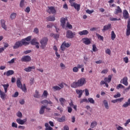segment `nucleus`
<instances>
[{
	"label": "nucleus",
	"mask_w": 130,
	"mask_h": 130,
	"mask_svg": "<svg viewBox=\"0 0 130 130\" xmlns=\"http://www.w3.org/2000/svg\"><path fill=\"white\" fill-rule=\"evenodd\" d=\"M12 127H15V128H17V127H18V124L15 122H12Z\"/></svg>",
	"instance_id": "57"
},
{
	"label": "nucleus",
	"mask_w": 130,
	"mask_h": 130,
	"mask_svg": "<svg viewBox=\"0 0 130 130\" xmlns=\"http://www.w3.org/2000/svg\"><path fill=\"white\" fill-rule=\"evenodd\" d=\"M14 71L13 70H8L7 72H5L4 73V76H7V77H10V76H12V75H14Z\"/></svg>",
	"instance_id": "14"
},
{
	"label": "nucleus",
	"mask_w": 130,
	"mask_h": 130,
	"mask_svg": "<svg viewBox=\"0 0 130 130\" xmlns=\"http://www.w3.org/2000/svg\"><path fill=\"white\" fill-rule=\"evenodd\" d=\"M2 86L4 89L5 93H7L8 92V89L10 87V84L7 83V84H2Z\"/></svg>",
	"instance_id": "23"
},
{
	"label": "nucleus",
	"mask_w": 130,
	"mask_h": 130,
	"mask_svg": "<svg viewBox=\"0 0 130 130\" xmlns=\"http://www.w3.org/2000/svg\"><path fill=\"white\" fill-rule=\"evenodd\" d=\"M88 102H89V103H91V104H95V101L93 100V98H89L88 99Z\"/></svg>",
	"instance_id": "39"
},
{
	"label": "nucleus",
	"mask_w": 130,
	"mask_h": 130,
	"mask_svg": "<svg viewBox=\"0 0 130 130\" xmlns=\"http://www.w3.org/2000/svg\"><path fill=\"white\" fill-rule=\"evenodd\" d=\"M67 27L69 28V29H73V25L70 24V22H67Z\"/></svg>",
	"instance_id": "49"
},
{
	"label": "nucleus",
	"mask_w": 130,
	"mask_h": 130,
	"mask_svg": "<svg viewBox=\"0 0 130 130\" xmlns=\"http://www.w3.org/2000/svg\"><path fill=\"white\" fill-rule=\"evenodd\" d=\"M69 129H70V128L69 127V126L68 125L64 126L63 130H69Z\"/></svg>",
	"instance_id": "64"
},
{
	"label": "nucleus",
	"mask_w": 130,
	"mask_h": 130,
	"mask_svg": "<svg viewBox=\"0 0 130 130\" xmlns=\"http://www.w3.org/2000/svg\"><path fill=\"white\" fill-rule=\"evenodd\" d=\"M46 19L49 21H55V17L54 16H50L47 17Z\"/></svg>",
	"instance_id": "30"
},
{
	"label": "nucleus",
	"mask_w": 130,
	"mask_h": 130,
	"mask_svg": "<svg viewBox=\"0 0 130 130\" xmlns=\"http://www.w3.org/2000/svg\"><path fill=\"white\" fill-rule=\"evenodd\" d=\"M1 93L0 94V96H1V99H2V100H5V99H6V92H4V91H1Z\"/></svg>",
	"instance_id": "29"
},
{
	"label": "nucleus",
	"mask_w": 130,
	"mask_h": 130,
	"mask_svg": "<svg viewBox=\"0 0 130 130\" xmlns=\"http://www.w3.org/2000/svg\"><path fill=\"white\" fill-rule=\"evenodd\" d=\"M59 101L60 103V105L62 106H63V107L64 106V104L66 102V99H64V98H61L59 99Z\"/></svg>",
	"instance_id": "24"
},
{
	"label": "nucleus",
	"mask_w": 130,
	"mask_h": 130,
	"mask_svg": "<svg viewBox=\"0 0 130 130\" xmlns=\"http://www.w3.org/2000/svg\"><path fill=\"white\" fill-rule=\"evenodd\" d=\"M73 72L74 73H78V72H79V69L78 67H74L73 68Z\"/></svg>",
	"instance_id": "51"
},
{
	"label": "nucleus",
	"mask_w": 130,
	"mask_h": 130,
	"mask_svg": "<svg viewBox=\"0 0 130 130\" xmlns=\"http://www.w3.org/2000/svg\"><path fill=\"white\" fill-rule=\"evenodd\" d=\"M116 37V35H115V32H114V31L113 30L111 34V38L112 40H114Z\"/></svg>",
	"instance_id": "32"
},
{
	"label": "nucleus",
	"mask_w": 130,
	"mask_h": 130,
	"mask_svg": "<svg viewBox=\"0 0 130 130\" xmlns=\"http://www.w3.org/2000/svg\"><path fill=\"white\" fill-rule=\"evenodd\" d=\"M112 25L111 23H109L107 25L104 26L103 29H102L103 32H105V31H107L108 30H110L111 29Z\"/></svg>",
	"instance_id": "10"
},
{
	"label": "nucleus",
	"mask_w": 130,
	"mask_h": 130,
	"mask_svg": "<svg viewBox=\"0 0 130 130\" xmlns=\"http://www.w3.org/2000/svg\"><path fill=\"white\" fill-rule=\"evenodd\" d=\"M57 121L58 122H64V121H66V116H63L61 118H58Z\"/></svg>",
	"instance_id": "26"
},
{
	"label": "nucleus",
	"mask_w": 130,
	"mask_h": 130,
	"mask_svg": "<svg viewBox=\"0 0 130 130\" xmlns=\"http://www.w3.org/2000/svg\"><path fill=\"white\" fill-rule=\"evenodd\" d=\"M53 89L54 90V91H59L61 88L59 87V86H55L53 87Z\"/></svg>",
	"instance_id": "44"
},
{
	"label": "nucleus",
	"mask_w": 130,
	"mask_h": 130,
	"mask_svg": "<svg viewBox=\"0 0 130 130\" xmlns=\"http://www.w3.org/2000/svg\"><path fill=\"white\" fill-rule=\"evenodd\" d=\"M105 52L106 53H107V54H109V55H110V54H111V50H110V49H107V50H106Z\"/></svg>",
	"instance_id": "55"
},
{
	"label": "nucleus",
	"mask_w": 130,
	"mask_h": 130,
	"mask_svg": "<svg viewBox=\"0 0 130 130\" xmlns=\"http://www.w3.org/2000/svg\"><path fill=\"white\" fill-rule=\"evenodd\" d=\"M31 40V36H28L27 38L22 40V44L23 45H29V42L26 41H30Z\"/></svg>",
	"instance_id": "6"
},
{
	"label": "nucleus",
	"mask_w": 130,
	"mask_h": 130,
	"mask_svg": "<svg viewBox=\"0 0 130 130\" xmlns=\"http://www.w3.org/2000/svg\"><path fill=\"white\" fill-rule=\"evenodd\" d=\"M48 9L47 10V13L49 14H52L53 15H54V14H56V10H55V8H54V7L51 6V7H48Z\"/></svg>",
	"instance_id": "4"
},
{
	"label": "nucleus",
	"mask_w": 130,
	"mask_h": 130,
	"mask_svg": "<svg viewBox=\"0 0 130 130\" xmlns=\"http://www.w3.org/2000/svg\"><path fill=\"white\" fill-rule=\"evenodd\" d=\"M86 12L87 14H89L90 15V14H92V13H94V10H90L89 9H87L86 10Z\"/></svg>",
	"instance_id": "56"
},
{
	"label": "nucleus",
	"mask_w": 130,
	"mask_h": 130,
	"mask_svg": "<svg viewBox=\"0 0 130 130\" xmlns=\"http://www.w3.org/2000/svg\"><path fill=\"white\" fill-rule=\"evenodd\" d=\"M92 50L94 52H96V51L98 50V49H97V47H96V45H92Z\"/></svg>",
	"instance_id": "46"
},
{
	"label": "nucleus",
	"mask_w": 130,
	"mask_h": 130,
	"mask_svg": "<svg viewBox=\"0 0 130 130\" xmlns=\"http://www.w3.org/2000/svg\"><path fill=\"white\" fill-rule=\"evenodd\" d=\"M15 60H16V58H13L10 61H8V63H14Z\"/></svg>",
	"instance_id": "63"
},
{
	"label": "nucleus",
	"mask_w": 130,
	"mask_h": 130,
	"mask_svg": "<svg viewBox=\"0 0 130 130\" xmlns=\"http://www.w3.org/2000/svg\"><path fill=\"white\" fill-rule=\"evenodd\" d=\"M16 16H17V13H13L10 15V19L11 20H14V19H16Z\"/></svg>",
	"instance_id": "33"
},
{
	"label": "nucleus",
	"mask_w": 130,
	"mask_h": 130,
	"mask_svg": "<svg viewBox=\"0 0 130 130\" xmlns=\"http://www.w3.org/2000/svg\"><path fill=\"white\" fill-rule=\"evenodd\" d=\"M30 43H31V45H37V44H39V42H36V39H32Z\"/></svg>",
	"instance_id": "34"
},
{
	"label": "nucleus",
	"mask_w": 130,
	"mask_h": 130,
	"mask_svg": "<svg viewBox=\"0 0 130 130\" xmlns=\"http://www.w3.org/2000/svg\"><path fill=\"white\" fill-rule=\"evenodd\" d=\"M45 108H46V106H42L41 109L39 111V113L41 115H42L44 113L45 111Z\"/></svg>",
	"instance_id": "21"
},
{
	"label": "nucleus",
	"mask_w": 130,
	"mask_h": 130,
	"mask_svg": "<svg viewBox=\"0 0 130 130\" xmlns=\"http://www.w3.org/2000/svg\"><path fill=\"white\" fill-rule=\"evenodd\" d=\"M79 35L80 36H83V35H88L89 34V31L87 30H83L78 32Z\"/></svg>",
	"instance_id": "18"
},
{
	"label": "nucleus",
	"mask_w": 130,
	"mask_h": 130,
	"mask_svg": "<svg viewBox=\"0 0 130 130\" xmlns=\"http://www.w3.org/2000/svg\"><path fill=\"white\" fill-rule=\"evenodd\" d=\"M19 88H21L23 92H26V91H27V88H26V85L25 84H24L23 86L21 85V87Z\"/></svg>",
	"instance_id": "40"
},
{
	"label": "nucleus",
	"mask_w": 130,
	"mask_h": 130,
	"mask_svg": "<svg viewBox=\"0 0 130 130\" xmlns=\"http://www.w3.org/2000/svg\"><path fill=\"white\" fill-rule=\"evenodd\" d=\"M76 36V32H73L71 30H67L66 32V37L69 39H73Z\"/></svg>",
	"instance_id": "3"
},
{
	"label": "nucleus",
	"mask_w": 130,
	"mask_h": 130,
	"mask_svg": "<svg viewBox=\"0 0 130 130\" xmlns=\"http://www.w3.org/2000/svg\"><path fill=\"white\" fill-rule=\"evenodd\" d=\"M84 102L89 103V102H88V100L87 99H81L80 100V104L84 103Z\"/></svg>",
	"instance_id": "47"
},
{
	"label": "nucleus",
	"mask_w": 130,
	"mask_h": 130,
	"mask_svg": "<svg viewBox=\"0 0 130 130\" xmlns=\"http://www.w3.org/2000/svg\"><path fill=\"white\" fill-rule=\"evenodd\" d=\"M103 103L106 109H109V105H108V102L106 100H104Z\"/></svg>",
	"instance_id": "27"
},
{
	"label": "nucleus",
	"mask_w": 130,
	"mask_h": 130,
	"mask_svg": "<svg viewBox=\"0 0 130 130\" xmlns=\"http://www.w3.org/2000/svg\"><path fill=\"white\" fill-rule=\"evenodd\" d=\"M126 35V36H129L130 35V18H129L127 21V25Z\"/></svg>",
	"instance_id": "9"
},
{
	"label": "nucleus",
	"mask_w": 130,
	"mask_h": 130,
	"mask_svg": "<svg viewBox=\"0 0 130 130\" xmlns=\"http://www.w3.org/2000/svg\"><path fill=\"white\" fill-rule=\"evenodd\" d=\"M66 20H68V18L62 17L60 19L61 26H62V28H64Z\"/></svg>",
	"instance_id": "16"
},
{
	"label": "nucleus",
	"mask_w": 130,
	"mask_h": 130,
	"mask_svg": "<svg viewBox=\"0 0 130 130\" xmlns=\"http://www.w3.org/2000/svg\"><path fill=\"white\" fill-rule=\"evenodd\" d=\"M35 98H40V94H39V92L38 90H36L35 94L34 95Z\"/></svg>",
	"instance_id": "35"
},
{
	"label": "nucleus",
	"mask_w": 130,
	"mask_h": 130,
	"mask_svg": "<svg viewBox=\"0 0 130 130\" xmlns=\"http://www.w3.org/2000/svg\"><path fill=\"white\" fill-rule=\"evenodd\" d=\"M40 43L41 44V48L45 49V47H46L47 43H48V38L46 37L43 38L40 41Z\"/></svg>",
	"instance_id": "2"
},
{
	"label": "nucleus",
	"mask_w": 130,
	"mask_h": 130,
	"mask_svg": "<svg viewBox=\"0 0 130 130\" xmlns=\"http://www.w3.org/2000/svg\"><path fill=\"white\" fill-rule=\"evenodd\" d=\"M1 24L2 28L4 29V30H7L8 29L7 25H6V20H5V19L1 20Z\"/></svg>",
	"instance_id": "12"
},
{
	"label": "nucleus",
	"mask_w": 130,
	"mask_h": 130,
	"mask_svg": "<svg viewBox=\"0 0 130 130\" xmlns=\"http://www.w3.org/2000/svg\"><path fill=\"white\" fill-rule=\"evenodd\" d=\"M85 96H89V95L90 94V93H89V90H88V89H85Z\"/></svg>",
	"instance_id": "61"
},
{
	"label": "nucleus",
	"mask_w": 130,
	"mask_h": 130,
	"mask_svg": "<svg viewBox=\"0 0 130 130\" xmlns=\"http://www.w3.org/2000/svg\"><path fill=\"white\" fill-rule=\"evenodd\" d=\"M123 88H124V86H123V85H122V84H118L116 87V89H117V90H119V89H123Z\"/></svg>",
	"instance_id": "43"
},
{
	"label": "nucleus",
	"mask_w": 130,
	"mask_h": 130,
	"mask_svg": "<svg viewBox=\"0 0 130 130\" xmlns=\"http://www.w3.org/2000/svg\"><path fill=\"white\" fill-rule=\"evenodd\" d=\"M122 84L125 85V86H127L128 85V82H127V78L125 77L122 79Z\"/></svg>",
	"instance_id": "25"
},
{
	"label": "nucleus",
	"mask_w": 130,
	"mask_h": 130,
	"mask_svg": "<svg viewBox=\"0 0 130 130\" xmlns=\"http://www.w3.org/2000/svg\"><path fill=\"white\" fill-rule=\"evenodd\" d=\"M86 84V79L84 77H82L79 79L77 81L73 82L71 85V88H78V87H82Z\"/></svg>",
	"instance_id": "1"
},
{
	"label": "nucleus",
	"mask_w": 130,
	"mask_h": 130,
	"mask_svg": "<svg viewBox=\"0 0 130 130\" xmlns=\"http://www.w3.org/2000/svg\"><path fill=\"white\" fill-rule=\"evenodd\" d=\"M41 103L42 104H43V105H48V101L45 100H44V101H42L41 102Z\"/></svg>",
	"instance_id": "45"
},
{
	"label": "nucleus",
	"mask_w": 130,
	"mask_h": 130,
	"mask_svg": "<svg viewBox=\"0 0 130 130\" xmlns=\"http://www.w3.org/2000/svg\"><path fill=\"white\" fill-rule=\"evenodd\" d=\"M121 96V94L119 92H117V94L114 95V98H119Z\"/></svg>",
	"instance_id": "50"
},
{
	"label": "nucleus",
	"mask_w": 130,
	"mask_h": 130,
	"mask_svg": "<svg viewBox=\"0 0 130 130\" xmlns=\"http://www.w3.org/2000/svg\"><path fill=\"white\" fill-rule=\"evenodd\" d=\"M123 16L124 19H128L129 18V14L126 10H124L123 12Z\"/></svg>",
	"instance_id": "15"
},
{
	"label": "nucleus",
	"mask_w": 130,
	"mask_h": 130,
	"mask_svg": "<svg viewBox=\"0 0 130 130\" xmlns=\"http://www.w3.org/2000/svg\"><path fill=\"white\" fill-rule=\"evenodd\" d=\"M112 79V76L111 75H109L107 77H105L104 78V81L106 82H108V83H110L111 82V80Z\"/></svg>",
	"instance_id": "22"
},
{
	"label": "nucleus",
	"mask_w": 130,
	"mask_h": 130,
	"mask_svg": "<svg viewBox=\"0 0 130 130\" xmlns=\"http://www.w3.org/2000/svg\"><path fill=\"white\" fill-rule=\"evenodd\" d=\"M45 126L46 127L45 130H53L52 127L49 126V124H48V123H45Z\"/></svg>",
	"instance_id": "31"
},
{
	"label": "nucleus",
	"mask_w": 130,
	"mask_h": 130,
	"mask_svg": "<svg viewBox=\"0 0 130 130\" xmlns=\"http://www.w3.org/2000/svg\"><path fill=\"white\" fill-rule=\"evenodd\" d=\"M82 68H84V64H77V68L78 69H82Z\"/></svg>",
	"instance_id": "60"
},
{
	"label": "nucleus",
	"mask_w": 130,
	"mask_h": 130,
	"mask_svg": "<svg viewBox=\"0 0 130 130\" xmlns=\"http://www.w3.org/2000/svg\"><path fill=\"white\" fill-rule=\"evenodd\" d=\"M25 3V0H21L20 3V8H23L24 7V4Z\"/></svg>",
	"instance_id": "52"
},
{
	"label": "nucleus",
	"mask_w": 130,
	"mask_h": 130,
	"mask_svg": "<svg viewBox=\"0 0 130 130\" xmlns=\"http://www.w3.org/2000/svg\"><path fill=\"white\" fill-rule=\"evenodd\" d=\"M21 61H23V62H29V61H31V57L28 55L24 56L21 58Z\"/></svg>",
	"instance_id": "5"
},
{
	"label": "nucleus",
	"mask_w": 130,
	"mask_h": 130,
	"mask_svg": "<svg viewBox=\"0 0 130 130\" xmlns=\"http://www.w3.org/2000/svg\"><path fill=\"white\" fill-rule=\"evenodd\" d=\"M83 92H84V90H82V89H76V92L77 94H78V98H81L82 97V95H83Z\"/></svg>",
	"instance_id": "20"
},
{
	"label": "nucleus",
	"mask_w": 130,
	"mask_h": 130,
	"mask_svg": "<svg viewBox=\"0 0 130 130\" xmlns=\"http://www.w3.org/2000/svg\"><path fill=\"white\" fill-rule=\"evenodd\" d=\"M121 13H122V10L119 6H117V9L115 10L114 14H115V15H117L118 14H120Z\"/></svg>",
	"instance_id": "17"
},
{
	"label": "nucleus",
	"mask_w": 130,
	"mask_h": 130,
	"mask_svg": "<svg viewBox=\"0 0 130 130\" xmlns=\"http://www.w3.org/2000/svg\"><path fill=\"white\" fill-rule=\"evenodd\" d=\"M82 41L84 44H85V45H89V44H91V39L83 38L82 39Z\"/></svg>",
	"instance_id": "7"
},
{
	"label": "nucleus",
	"mask_w": 130,
	"mask_h": 130,
	"mask_svg": "<svg viewBox=\"0 0 130 130\" xmlns=\"http://www.w3.org/2000/svg\"><path fill=\"white\" fill-rule=\"evenodd\" d=\"M17 116L18 117H19V118H22L23 117V115L22 114V113L21 112H18L16 114Z\"/></svg>",
	"instance_id": "48"
},
{
	"label": "nucleus",
	"mask_w": 130,
	"mask_h": 130,
	"mask_svg": "<svg viewBox=\"0 0 130 130\" xmlns=\"http://www.w3.org/2000/svg\"><path fill=\"white\" fill-rule=\"evenodd\" d=\"M60 49L62 51H64V50H66V47L64 44H62L60 46Z\"/></svg>",
	"instance_id": "54"
},
{
	"label": "nucleus",
	"mask_w": 130,
	"mask_h": 130,
	"mask_svg": "<svg viewBox=\"0 0 130 130\" xmlns=\"http://www.w3.org/2000/svg\"><path fill=\"white\" fill-rule=\"evenodd\" d=\"M123 60L124 62H125V63H127V62H128V57H124Z\"/></svg>",
	"instance_id": "59"
},
{
	"label": "nucleus",
	"mask_w": 130,
	"mask_h": 130,
	"mask_svg": "<svg viewBox=\"0 0 130 130\" xmlns=\"http://www.w3.org/2000/svg\"><path fill=\"white\" fill-rule=\"evenodd\" d=\"M71 7H74L75 10H77V12H79V11H80V9H81V5L78 4L76 3L72 4Z\"/></svg>",
	"instance_id": "11"
},
{
	"label": "nucleus",
	"mask_w": 130,
	"mask_h": 130,
	"mask_svg": "<svg viewBox=\"0 0 130 130\" xmlns=\"http://www.w3.org/2000/svg\"><path fill=\"white\" fill-rule=\"evenodd\" d=\"M96 36L98 37V39L100 40H102V41H103L104 38L103 36H102L101 35H99V34L96 33Z\"/></svg>",
	"instance_id": "36"
},
{
	"label": "nucleus",
	"mask_w": 130,
	"mask_h": 130,
	"mask_svg": "<svg viewBox=\"0 0 130 130\" xmlns=\"http://www.w3.org/2000/svg\"><path fill=\"white\" fill-rule=\"evenodd\" d=\"M129 122H130V119H128V120H127L126 121V122L124 123V126H127V124H128V123H129Z\"/></svg>",
	"instance_id": "62"
},
{
	"label": "nucleus",
	"mask_w": 130,
	"mask_h": 130,
	"mask_svg": "<svg viewBox=\"0 0 130 130\" xmlns=\"http://www.w3.org/2000/svg\"><path fill=\"white\" fill-rule=\"evenodd\" d=\"M26 121H27V119H24L23 120H21V119L18 118L16 119V122H17V123H19V124H24V123H25Z\"/></svg>",
	"instance_id": "19"
},
{
	"label": "nucleus",
	"mask_w": 130,
	"mask_h": 130,
	"mask_svg": "<svg viewBox=\"0 0 130 130\" xmlns=\"http://www.w3.org/2000/svg\"><path fill=\"white\" fill-rule=\"evenodd\" d=\"M47 96H48V92H47V90H44L42 96H44L45 98H47Z\"/></svg>",
	"instance_id": "37"
},
{
	"label": "nucleus",
	"mask_w": 130,
	"mask_h": 130,
	"mask_svg": "<svg viewBox=\"0 0 130 130\" xmlns=\"http://www.w3.org/2000/svg\"><path fill=\"white\" fill-rule=\"evenodd\" d=\"M62 44H63L64 45V46H65V47L66 48H69V47H70V46H71V45H70V44H69V43H66V42H64L63 43H62Z\"/></svg>",
	"instance_id": "53"
},
{
	"label": "nucleus",
	"mask_w": 130,
	"mask_h": 130,
	"mask_svg": "<svg viewBox=\"0 0 130 130\" xmlns=\"http://www.w3.org/2000/svg\"><path fill=\"white\" fill-rule=\"evenodd\" d=\"M60 67L61 68L62 70H64V69H66V66H64L63 63H60Z\"/></svg>",
	"instance_id": "58"
},
{
	"label": "nucleus",
	"mask_w": 130,
	"mask_h": 130,
	"mask_svg": "<svg viewBox=\"0 0 130 130\" xmlns=\"http://www.w3.org/2000/svg\"><path fill=\"white\" fill-rule=\"evenodd\" d=\"M16 84L18 88H20V87H21L22 82H21V80L20 79V78H18L17 79Z\"/></svg>",
	"instance_id": "28"
},
{
	"label": "nucleus",
	"mask_w": 130,
	"mask_h": 130,
	"mask_svg": "<svg viewBox=\"0 0 130 130\" xmlns=\"http://www.w3.org/2000/svg\"><path fill=\"white\" fill-rule=\"evenodd\" d=\"M109 20L110 21H111L112 22L113 21H120L121 19L120 18L117 19V18H114V17H110Z\"/></svg>",
	"instance_id": "38"
},
{
	"label": "nucleus",
	"mask_w": 130,
	"mask_h": 130,
	"mask_svg": "<svg viewBox=\"0 0 130 130\" xmlns=\"http://www.w3.org/2000/svg\"><path fill=\"white\" fill-rule=\"evenodd\" d=\"M22 45H24L23 44V42L21 41H18L16 42L14 45V46H13V48L14 49H17V48H19V47H21V46H22Z\"/></svg>",
	"instance_id": "8"
},
{
	"label": "nucleus",
	"mask_w": 130,
	"mask_h": 130,
	"mask_svg": "<svg viewBox=\"0 0 130 130\" xmlns=\"http://www.w3.org/2000/svg\"><path fill=\"white\" fill-rule=\"evenodd\" d=\"M35 66L28 67L24 68V71H25V72H26V73H30V72L32 71V70H35Z\"/></svg>",
	"instance_id": "13"
},
{
	"label": "nucleus",
	"mask_w": 130,
	"mask_h": 130,
	"mask_svg": "<svg viewBox=\"0 0 130 130\" xmlns=\"http://www.w3.org/2000/svg\"><path fill=\"white\" fill-rule=\"evenodd\" d=\"M130 106V103L129 102H128V100L127 101V102H125L123 105H122V107H124V108H126V107H128V106Z\"/></svg>",
	"instance_id": "42"
},
{
	"label": "nucleus",
	"mask_w": 130,
	"mask_h": 130,
	"mask_svg": "<svg viewBox=\"0 0 130 130\" xmlns=\"http://www.w3.org/2000/svg\"><path fill=\"white\" fill-rule=\"evenodd\" d=\"M96 125H97V122L96 121L92 122L91 123L90 127H91L92 128H94L95 126H96Z\"/></svg>",
	"instance_id": "41"
}]
</instances>
